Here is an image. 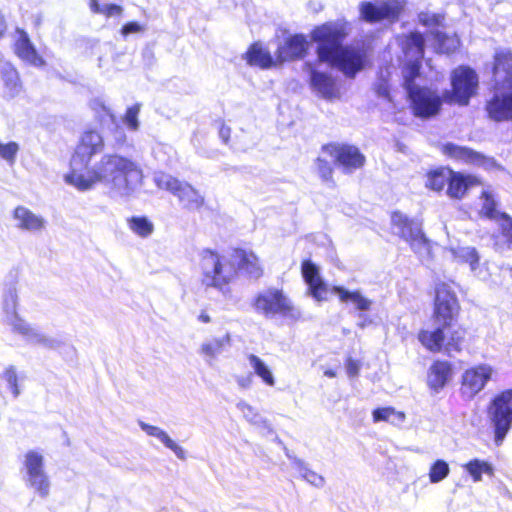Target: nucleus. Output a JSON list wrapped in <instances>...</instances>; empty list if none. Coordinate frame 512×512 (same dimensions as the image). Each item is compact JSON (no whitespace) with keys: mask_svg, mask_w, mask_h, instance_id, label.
<instances>
[{"mask_svg":"<svg viewBox=\"0 0 512 512\" xmlns=\"http://www.w3.org/2000/svg\"><path fill=\"white\" fill-rule=\"evenodd\" d=\"M143 171L131 158L118 153H106L67 184L77 191L87 192L97 185L104 186L110 198L128 200L143 185Z\"/></svg>","mask_w":512,"mask_h":512,"instance_id":"obj_1","label":"nucleus"},{"mask_svg":"<svg viewBox=\"0 0 512 512\" xmlns=\"http://www.w3.org/2000/svg\"><path fill=\"white\" fill-rule=\"evenodd\" d=\"M346 35L345 24L335 22L316 27L311 38L318 43L316 52L319 62L327 63L346 77L353 78L365 67L367 55L359 47L343 46Z\"/></svg>","mask_w":512,"mask_h":512,"instance_id":"obj_2","label":"nucleus"},{"mask_svg":"<svg viewBox=\"0 0 512 512\" xmlns=\"http://www.w3.org/2000/svg\"><path fill=\"white\" fill-rule=\"evenodd\" d=\"M199 269L202 285L217 289L223 294L228 291V285L237 275L233 255L226 256L211 249L199 252Z\"/></svg>","mask_w":512,"mask_h":512,"instance_id":"obj_3","label":"nucleus"},{"mask_svg":"<svg viewBox=\"0 0 512 512\" xmlns=\"http://www.w3.org/2000/svg\"><path fill=\"white\" fill-rule=\"evenodd\" d=\"M302 275L308 285L310 295L318 302L328 300L329 287L322 280L318 268L311 261L302 263ZM331 292L336 294L342 303H352L360 311H368L372 300L365 297L359 290L350 291L342 286H333Z\"/></svg>","mask_w":512,"mask_h":512,"instance_id":"obj_4","label":"nucleus"},{"mask_svg":"<svg viewBox=\"0 0 512 512\" xmlns=\"http://www.w3.org/2000/svg\"><path fill=\"white\" fill-rule=\"evenodd\" d=\"M22 479L25 486L41 498L50 493L51 482L45 470V458L38 450H28L24 453L21 467Z\"/></svg>","mask_w":512,"mask_h":512,"instance_id":"obj_5","label":"nucleus"},{"mask_svg":"<svg viewBox=\"0 0 512 512\" xmlns=\"http://www.w3.org/2000/svg\"><path fill=\"white\" fill-rule=\"evenodd\" d=\"M103 148L104 140L99 132L95 130L85 131L71 156L69 171L63 176L64 182L68 184L71 177H76L89 167L92 157L101 152Z\"/></svg>","mask_w":512,"mask_h":512,"instance_id":"obj_6","label":"nucleus"},{"mask_svg":"<svg viewBox=\"0 0 512 512\" xmlns=\"http://www.w3.org/2000/svg\"><path fill=\"white\" fill-rule=\"evenodd\" d=\"M253 308L256 313L273 318L276 315L298 319L300 312L296 309L291 300L277 288H268L259 292L253 300Z\"/></svg>","mask_w":512,"mask_h":512,"instance_id":"obj_7","label":"nucleus"},{"mask_svg":"<svg viewBox=\"0 0 512 512\" xmlns=\"http://www.w3.org/2000/svg\"><path fill=\"white\" fill-rule=\"evenodd\" d=\"M153 181L158 188L177 197L183 208L189 211L199 210L204 205V196L185 181H181L165 172H155Z\"/></svg>","mask_w":512,"mask_h":512,"instance_id":"obj_8","label":"nucleus"},{"mask_svg":"<svg viewBox=\"0 0 512 512\" xmlns=\"http://www.w3.org/2000/svg\"><path fill=\"white\" fill-rule=\"evenodd\" d=\"M392 229L395 234L408 242L420 257L429 256L430 242L422 232V224L415 219H409L400 212L391 215Z\"/></svg>","mask_w":512,"mask_h":512,"instance_id":"obj_9","label":"nucleus"},{"mask_svg":"<svg viewBox=\"0 0 512 512\" xmlns=\"http://www.w3.org/2000/svg\"><path fill=\"white\" fill-rule=\"evenodd\" d=\"M451 85L452 90L445 91L443 94L444 101L465 106L476 93L478 76L473 69L460 66L451 74Z\"/></svg>","mask_w":512,"mask_h":512,"instance_id":"obj_10","label":"nucleus"},{"mask_svg":"<svg viewBox=\"0 0 512 512\" xmlns=\"http://www.w3.org/2000/svg\"><path fill=\"white\" fill-rule=\"evenodd\" d=\"M488 413L495 429V443L499 446L512 425V390L504 391L496 396Z\"/></svg>","mask_w":512,"mask_h":512,"instance_id":"obj_11","label":"nucleus"},{"mask_svg":"<svg viewBox=\"0 0 512 512\" xmlns=\"http://www.w3.org/2000/svg\"><path fill=\"white\" fill-rule=\"evenodd\" d=\"M425 39L420 33H412L404 44V52L411 60L403 67L402 74L406 91L416 88L415 83L420 78V60L423 57Z\"/></svg>","mask_w":512,"mask_h":512,"instance_id":"obj_12","label":"nucleus"},{"mask_svg":"<svg viewBox=\"0 0 512 512\" xmlns=\"http://www.w3.org/2000/svg\"><path fill=\"white\" fill-rule=\"evenodd\" d=\"M458 310V300L451 286L446 283L438 284L434 303L435 322L443 327L450 326Z\"/></svg>","mask_w":512,"mask_h":512,"instance_id":"obj_13","label":"nucleus"},{"mask_svg":"<svg viewBox=\"0 0 512 512\" xmlns=\"http://www.w3.org/2000/svg\"><path fill=\"white\" fill-rule=\"evenodd\" d=\"M495 374L494 367L487 363L467 368L461 376V393L468 398H473L485 388Z\"/></svg>","mask_w":512,"mask_h":512,"instance_id":"obj_14","label":"nucleus"},{"mask_svg":"<svg viewBox=\"0 0 512 512\" xmlns=\"http://www.w3.org/2000/svg\"><path fill=\"white\" fill-rule=\"evenodd\" d=\"M11 328V331L20 335L26 342L34 345H40L49 349H57L62 345L58 338L50 337L42 333L39 329L33 327L18 314L4 320Z\"/></svg>","mask_w":512,"mask_h":512,"instance_id":"obj_15","label":"nucleus"},{"mask_svg":"<svg viewBox=\"0 0 512 512\" xmlns=\"http://www.w3.org/2000/svg\"><path fill=\"white\" fill-rule=\"evenodd\" d=\"M407 93L411 101L412 110L416 116L429 118L439 112L442 100L436 91L418 86L410 88V91Z\"/></svg>","mask_w":512,"mask_h":512,"instance_id":"obj_16","label":"nucleus"},{"mask_svg":"<svg viewBox=\"0 0 512 512\" xmlns=\"http://www.w3.org/2000/svg\"><path fill=\"white\" fill-rule=\"evenodd\" d=\"M403 9L399 0H386L377 3L362 2L360 14L363 20L375 23L382 20L393 22L398 19Z\"/></svg>","mask_w":512,"mask_h":512,"instance_id":"obj_17","label":"nucleus"},{"mask_svg":"<svg viewBox=\"0 0 512 512\" xmlns=\"http://www.w3.org/2000/svg\"><path fill=\"white\" fill-rule=\"evenodd\" d=\"M304 68L309 73V83L314 93L329 101L340 98V87L331 74L317 70L310 62H306Z\"/></svg>","mask_w":512,"mask_h":512,"instance_id":"obj_18","label":"nucleus"},{"mask_svg":"<svg viewBox=\"0 0 512 512\" xmlns=\"http://www.w3.org/2000/svg\"><path fill=\"white\" fill-rule=\"evenodd\" d=\"M323 151L331 156L346 173L361 168L365 161L359 149L352 145L329 144L324 146Z\"/></svg>","mask_w":512,"mask_h":512,"instance_id":"obj_19","label":"nucleus"},{"mask_svg":"<svg viewBox=\"0 0 512 512\" xmlns=\"http://www.w3.org/2000/svg\"><path fill=\"white\" fill-rule=\"evenodd\" d=\"M486 110L495 121H512V87H494V95Z\"/></svg>","mask_w":512,"mask_h":512,"instance_id":"obj_20","label":"nucleus"},{"mask_svg":"<svg viewBox=\"0 0 512 512\" xmlns=\"http://www.w3.org/2000/svg\"><path fill=\"white\" fill-rule=\"evenodd\" d=\"M447 157L465 164L480 166L485 169H491L495 166V161L470 148L459 146L453 143H446L441 148Z\"/></svg>","mask_w":512,"mask_h":512,"instance_id":"obj_21","label":"nucleus"},{"mask_svg":"<svg viewBox=\"0 0 512 512\" xmlns=\"http://www.w3.org/2000/svg\"><path fill=\"white\" fill-rule=\"evenodd\" d=\"M308 49V40L302 34L289 35L278 44L275 52L276 61L283 63L303 58Z\"/></svg>","mask_w":512,"mask_h":512,"instance_id":"obj_22","label":"nucleus"},{"mask_svg":"<svg viewBox=\"0 0 512 512\" xmlns=\"http://www.w3.org/2000/svg\"><path fill=\"white\" fill-rule=\"evenodd\" d=\"M12 219L17 229L32 234L41 233L46 229V219L29 208L19 205L12 212Z\"/></svg>","mask_w":512,"mask_h":512,"instance_id":"obj_23","label":"nucleus"},{"mask_svg":"<svg viewBox=\"0 0 512 512\" xmlns=\"http://www.w3.org/2000/svg\"><path fill=\"white\" fill-rule=\"evenodd\" d=\"M16 39L14 43L15 54L24 62L34 66L42 67L45 65L44 59L38 54L29 35L23 29L17 28Z\"/></svg>","mask_w":512,"mask_h":512,"instance_id":"obj_24","label":"nucleus"},{"mask_svg":"<svg viewBox=\"0 0 512 512\" xmlns=\"http://www.w3.org/2000/svg\"><path fill=\"white\" fill-rule=\"evenodd\" d=\"M494 87H512V52L498 50L494 56Z\"/></svg>","mask_w":512,"mask_h":512,"instance_id":"obj_25","label":"nucleus"},{"mask_svg":"<svg viewBox=\"0 0 512 512\" xmlns=\"http://www.w3.org/2000/svg\"><path fill=\"white\" fill-rule=\"evenodd\" d=\"M479 184L476 176L449 171L447 194L450 198L462 199L470 188Z\"/></svg>","mask_w":512,"mask_h":512,"instance_id":"obj_26","label":"nucleus"},{"mask_svg":"<svg viewBox=\"0 0 512 512\" xmlns=\"http://www.w3.org/2000/svg\"><path fill=\"white\" fill-rule=\"evenodd\" d=\"M453 377L452 364L448 361H435L428 370L427 383L435 392L442 390Z\"/></svg>","mask_w":512,"mask_h":512,"instance_id":"obj_27","label":"nucleus"},{"mask_svg":"<svg viewBox=\"0 0 512 512\" xmlns=\"http://www.w3.org/2000/svg\"><path fill=\"white\" fill-rule=\"evenodd\" d=\"M232 255L237 270H243L251 278L255 279H258L262 276V267L259 263L258 257L252 251L236 249L233 251Z\"/></svg>","mask_w":512,"mask_h":512,"instance_id":"obj_28","label":"nucleus"},{"mask_svg":"<svg viewBox=\"0 0 512 512\" xmlns=\"http://www.w3.org/2000/svg\"><path fill=\"white\" fill-rule=\"evenodd\" d=\"M231 347V335L225 333L218 337H212L203 341L199 348V353L207 363L216 359L220 354Z\"/></svg>","mask_w":512,"mask_h":512,"instance_id":"obj_29","label":"nucleus"},{"mask_svg":"<svg viewBox=\"0 0 512 512\" xmlns=\"http://www.w3.org/2000/svg\"><path fill=\"white\" fill-rule=\"evenodd\" d=\"M140 428L151 437L159 440L166 448L170 449L178 459L184 460L186 458V452L183 447L178 445L163 429L158 426L147 424L143 421H139Z\"/></svg>","mask_w":512,"mask_h":512,"instance_id":"obj_30","label":"nucleus"},{"mask_svg":"<svg viewBox=\"0 0 512 512\" xmlns=\"http://www.w3.org/2000/svg\"><path fill=\"white\" fill-rule=\"evenodd\" d=\"M448 251L455 261L469 264L471 271L476 273L480 260L476 248L471 246H451L448 248Z\"/></svg>","mask_w":512,"mask_h":512,"instance_id":"obj_31","label":"nucleus"},{"mask_svg":"<svg viewBox=\"0 0 512 512\" xmlns=\"http://www.w3.org/2000/svg\"><path fill=\"white\" fill-rule=\"evenodd\" d=\"M247 360L254 374L259 377L266 386H275L276 379L274 373L264 360L252 353L247 355Z\"/></svg>","mask_w":512,"mask_h":512,"instance_id":"obj_32","label":"nucleus"},{"mask_svg":"<svg viewBox=\"0 0 512 512\" xmlns=\"http://www.w3.org/2000/svg\"><path fill=\"white\" fill-rule=\"evenodd\" d=\"M0 73L7 95L10 97L17 96L22 90V84L17 70L10 63H4Z\"/></svg>","mask_w":512,"mask_h":512,"instance_id":"obj_33","label":"nucleus"},{"mask_svg":"<svg viewBox=\"0 0 512 512\" xmlns=\"http://www.w3.org/2000/svg\"><path fill=\"white\" fill-rule=\"evenodd\" d=\"M442 325H439L435 330H422L419 332L418 339L421 344L431 352H439L442 349L444 341Z\"/></svg>","mask_w":512,"mask_h":512,"instance_id":"obj_34","label":"nucleus"},{"mask_svg":"<svg viewBox=\"0 0 512 512\" xmlns=\"http://www.w3.org/2000/svg\"><path fill=\"white\" fill-rule=\"evenodd\" d=\"M245 58L248 64L261 68H269L273 65V58L270 52L259 44H253L246 52Z\"/></svg>","mask_w":512,"mask_h":512,"instance_id":"obj_35","label":"nucleus"},{"mask_svg":"<svg viewBox=\"0 0 512 512\" xmlns=\"http://www.w3.org/2000/svg\"><path fill=\"white\" fill-rule=\"evenodd\" d=\"M237 408L250 424L257 428L268 430L269 432L272 431L269 422L250 404L245 401H240L237 404Z\"/></svg>","mask_w":512,"mask_h":512,"instance_id":"obj_36","label":"nucleus"},{"mask_svg":"<svg viewBox=\"0 0 512 512\" xmlns=\"http://www.w3.org/2000/svg\"><path fill=\"white\" fill-rule=\"evenodd\" d=\"M481 201H482V208H481V214L489 219H493L499 223L501 226V215L504 213H500L496 207H497V201L494 197L493 192L487 188L482 191L481 195Z\"/></svg>","mask_w":512,"mask_h":512,"instance_id":"obj_37","label":"nucleus"},{"mask_svg":"<svg viewBox=\"0 0 512 512\" xmlns=\"http://www.w3.org/2000/svg\"><path fill=\"white\" fill-rule=\"evenodd\" d=\"M462 467L472 477L474 482H480L482 480V474L492 476L494 473L492 465L489 462L480 459H473Z\"/></svg>","mask_w":512,"mask_h":512,"instance_id":"obj_38","label":"nucleus"},{"mask_svg":"<svg viewBox=\"0 0 512 512\" xmlns=\"http://www.w3.org/2000/svg\"><path fill=\"white\" fill-rule=\"evenodd\" d=\"M128 228L142 238L149 237L154 231L153 223L145 216H133L127 220Z\"/></svg>","mask_w":512,"mask_h":512,"instance_id":"obj_39","label":"nucleus"},{"mask_svg":"<svg viewBox=\"0 0 512 512\" xmlns=\"http://www.w3.org/2000/svg\"><path fill=\"white\" fill-rule=\"evenodd\" d=\"M293 467L298 471L300 476L313 485L316 488H322L325 485V479L323 476L319 475L315 471L309 469L306 464L299 459H295L293 462Z\"/></svg>","mask_w":512,"mask_h":512,"instance_id":"obj_40","label":"nucleus"},{"mask_svg":"<svg viewBox=\"0 0 512 512\" xmlns=\"http://www.w3.org/2000/svg\"><path fill=\"white\" fill-rule=\"evenodd\" d=\"M434 39V45L437 52L451 53L459 47V39L456 35L448 36L440 32L431 33Z\"/></svg>","mask_w":512,"mask_h":512,"instance_id":"obj_41","label":"nucleus"},{"mask_svg":"<svg viewBox=\"0 0 512 512\" xmlns=\"http://www.w3.org/2000/svg\"><path fill=\"white\" fill-rule=\"evenodd\" d=\"M18 294L15 288H9L3 295L2 308L4 312V320L12 315H17Z\"/></svg>","mask_w":512,"mask_h":512,"instance_id":"obj_42","label":"nucleus"},{"mask_svg":"<svg viewBox=\"0 0 512 512\" xmlns=\"http://www.w3.org/2000/svg\"><path fill=\"white\" fill-rule=\"evenodd\" d=\"M19 151L20 145L18 142L9 141L3 143L0 140V159L5 161L8 165L13 166L15 164Z\"/></svg>","mask_w":512,"mask_h":512,"instance_id":"obj_43","label":"nucleus"},{"mask_svg":"<svg viewBox=\"0 0 512 512\" xmlns=\"http://www.w3.org/2000/svg\"><path fill=\"white\" fill-rule=\"evenodd\" d=\"M449 472V464L445 460L438 459L430 466L429 480L433 484L439 483L449 475Z\"/></svg>","mask_w":512,"mask_h":512,"instance_id":"obj_44","label":"nucleus"},{"mask_svg":"<svg viewBox=\"0 0 512 512\" xmlns=\"http://www.w3.org/2000/svg\"><path fill=\"white\" fill-rule=\"evenodd\" d=\"M90 10L95 14H103L106 17L120 16L123 8L117 4H105L101 6L98 0H89Z\"/></svg>","mask_w":512,"mask_h":512,"instance_id":"obj_45","label":"nucleus"},{"mask_svg":"<svg viewBox=\"0 0 512 512\" xmlns=\"http://www.w3.org/2000/svg\"><path fill=\"white\" fill-rule=\"evenodd\" d=\"M1 378L7 383V386L13 397L17 398L20 395L21 390L18 385V375L16 369L13 366L7 367L3 371Z\"/></svg>","mask_w":512,"mask_h":512,"instance_id":"obj_46","label":"nucleus"},{"mask_svg":"<svg viewBox=\"0 0 512 512\" xmlns=\"http://www.w3.org/2000/svg\"><path fill=\"white\" fill-rule=\"evenodd\" d=\"M141 105L135 104L127 108L123 117V122L129 130L136 131L139 128L138 116L140 113Z\"/></svg>","mask_w":512,"mask_h":512,"instance_id":"obj_47","label":"nucleus"},{"mask_svg":"<svg viewBox=\"0 0 512 512\" xmlns=\"http://www.w3.org/2000/svg\"><path fill=\"white\" fill-rule=\"evenodd\" d=\"M448 183V177L442 172H433L428 175L427 187L435 191H441Z\"/></svg>","mask_w":512,"mask_h":512,"instance_id":"obj_48","label":"nucleus"},{"mask_svg":"<svg viewBox=\"0 0 512 512\" xmlns=\"http://www.w3.org/2000/svg\"><path fill=\"white\" fill-rule=\"evenodd\" d=\"M419 22L428 27L439 26L443 20L441 14L430 13L429 11H423L418 15Z\"/></svg>","mask_w":512,"mask_h":512,"instance_id":"obj_49","label":"nucleus"},{"mask_svg":"<svg viewBox=\"0 0 512 512\" xmlns=\"http://www.w3.org/2000/svg\"><path fill=\"white\" fill-rule=\"evenodd\" d=\"M316 165H317L318 173L323 180L329 181L332 179L333 169H332L331 165L326 160H324L322 158H318Z\"/></svg>","mask_w":512,"mask_h":512,"instance_id":"obj_50","label":"nucleus"},{"mask_svg":"<svg viewBox=\"0 0 512 512\" xmlns=\"http://www.w3.org/2000/svg\"><path fill=\"white\" fill-rule=\"evenodd\" d=\"M145 29L146 27L143 24L138 22H128L122 27L121 34L123 37H127L130 34L142 33Z\"/></svg>","mask_w":512,"mask_h":512,"instance_id":"obj_51","label":"nucleus"},{"mask_svg":"<svg viewBox=\"0 0 512 512\" xmlns=\"http://www.w3.org/2000/svg\"><path fill=\"white\" fill-rule=\"evenodd\" d=\"M501 230L503 235L512 243V218L507 214L501 215Z\"/></svg>","mask_w":512,"mask_h":512,"instance_id":"obj_52","label":"nucleus"},{"mask_svg":"<svg viewBox=\"0 0 512 512\" xmlns=\"http://www.w3.org/2000/svg\"><path fill=\"white\" fill-rule=\"evenodd\" d=\"M463 336L460 335L457 331L453 333L451 336V339L448 341L446 350L448 353H451L452 351L459 352L461 350V344H462Z\"/></svg>","mask_w":512,"mask_h":512,"instance_id":"obj_53","label":"nucleus"},{"mask_svg":"<svg viewBox=\"0 0 512 512\" xmlns=\"http://www.w3.org/2000/svg\"><path fill=\"white\" fill-rule=\"evenodd\" d=\"M392 407L377 408L373 411L374 422L385 421L388 422L390 419V412Z\"/></svg>","mask_w":512,"mask_h":512,"instance_id":"obj_54","label":"nucleus"},{"mask_svg":"<svg viewBox=\"0 0 512 512\" xmlns=\"http://www.w3.org/2000/svg\"><path fill=\"white\" fill-rule=\"evenodd\" d=\"M347 375L351 378L356 377L360 371L361 364L359 361L348 358L345 364Z\"/></svg>","mask_w":512,"mask_h":512,"instance_id":"obj_55","label":"nucleus"},{"mask_svg":"<svg viewBox=\"0 0 512 512\" xmlns=\"http://www.w3.org/2000/svg\"><path fill=\"white\" fill-rule=\"evenodd\" d=\"M405 419H406V416H405L404 412L397 411L394 408H392L391 412H390V419H389L388 423H390L394 426H401L404 423Z\"/></svg>","mask_w":512,"mask_h":512,"instance_id":"obj_56","label":"nucleus"},{"mask_svg":"<svg viewBox=\"0 0 512 512\" xmlns=\"http://www.w3.org/2000/svg\"><path fill=\"white\" fill-rule=\"evenodd\" d=\"M237 385L242 389H248L252 385V375L247 376H237L236 377Z\"/></svg>","mask_w":512,"mask_h":512,"instance_id":"obj_57","label":"nucleus"},{"mask_svg":"<svg viewBox=\"0 0 512 512\" xmlns=\"http://www.w3.org/2000/svg\"><path fill=\"white\" fill-rule=\"evenodd\" d=\"M376 93L381 97H388L389 89L386 83H379L376 85Z\"/></svg>","mask_w":512,"mask_h":512,"instance_id":"obj_58","label":"nucleus"},{"mask_svg":"<svg viewBox=\"0 0 512 512\" xmlns=\"http://www.w3.org/2000/svg\"><path fill=\"white\" fill-rule=\"evenodd\" d=\"M370 323H371V320L366 315H364V314H360L359 315L358 326L360 328H364V327H366Z\"/></svg>","mask_w":512,"mask_h":512,"instance_id":"obj_59","label":"nucleus"},{"mask_svg":"<svg viewBox=\"0 0 512 512\" xmlns=\"http://www.w3.org/2000/svg\"><path fill=\"white\" fill-rule=\"evenodd\" d=\"M198 320L202 323H209L210 322V316L206 312H201L198 316Z\"/></svg>","mask_w":512,"mask_h":512,"instance_id":"obj_60","label":"nucleus"},{"mask_svg":"<svg viewBox=\"0 0 512 512\" xmlns=\"http://www.w3.org/2000/svg\"><path fill=\"white\" fill-rule=\"evenodd\" d=\"M324 375L329 378H334L336 377V372L334 370L328 369L324 372Z\"/></svg>","mask_w":512,"mask_h":512,"instance_id":"obj_61","label":"nucleus"},{"mask_svg":"<svg viewBox=\"0 0 512 512\" xmlns=\"http://www.w3.org/2000/svg\"><path fill=\"white\" fill-rule=\"evenodd\" d=\"M220 134H221V137L226 141L227 140V138H226V131H225L224 128L221 129Z\"/></svg>","mask_w":512,"mask_h":512,"instance_id":"obj_62","label":"nucleus"},{"mask_svg":"<svg viewBox=\"0 0 512 512\" xmlns=\"http://www.w3.org/2000/svg\"><path fill=\"white\" fill-rule=\"evenodd\" d=\"M124 138H125L124 134H123V133H121V137L119 138V142H123V141H124Z\"/></svg>","mask_w":512,"mask_h":512,"instance_id":"obj_63","label":"nucleus"}]
</instances>
